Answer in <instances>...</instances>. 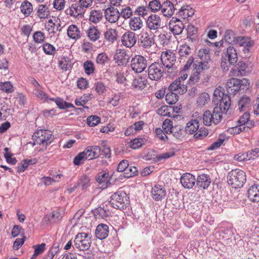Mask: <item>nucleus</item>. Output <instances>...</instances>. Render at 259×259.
Listing matches in <instances>:
<instances>
[{
    "instance_id": "obj_33",
    "label": "nucleus",
    "mask_w": 259,
    "mask_h": 259,
    "mask_svg": "<svg viewBox=\"0 0 259 259\" xmlns=\"http://www.w3.org/2000/svg\"><path fill=\"white\" fill-rule=\"evenodd\" d=\"M171 130L170 134H172L173 136L178 140H182L186 135L185 129L181 125H176Z\"/></svg>"
},
{
    "instance_id": "obj_17",
    "label": "nucleus",
    "mask_w": 259,
    "mask_h": 259,
    "mask_svg": "<svg viewBox=\"0 0 259 259\" xmlns=\"http://www.w3.org/2000/svg\"><path fill=\"white\" fill-rule=\"evenodd\" d=\"M222 58L227 60L230 65H234L238 60L237 51L233 47L230 46L227 48L226 52L222 55Z\"/></svg>"
},
{
    "instance_id": "obj_13",
    "label": "nucleus",
    "mask_w": 259,
    "mask_h": 259,
    "mask_svg": "<svg viewBox=\"0 0 259 259\" xmlns=\"http://www.w3.org/2000/svg\"><path fill=\"white\" fill-rule=\"evenodd\" d=\"M104 16L106 20L110 23L116 22L120 17L118 9L111 6L105 10Z\"/></svg>"
},
{
    "instance_id": "obj_5",
    "label": "nucleus",
    "mask_w": 259,
    "mask_h": 259,
    "mask_svg": "<svg viewBox=\"0 0 259 259\" xmlns=\"http://www.w3.org/2000/svg\"><path fill=\"white\" fill-rule=\"evenodd\" d=\"M129 197L123 191H118L110 196L109 203L116 209H122L128 204Z\"/></svg>"
},
{
    "instance_id": "obj_39",
    "label": "nucleus",
    "mask_w": 259,
    "mask_h": 259,
    "mask_svg": "<svg viewBox=\"0 0 259 259\" xmlns=\"http://www.w3.org/2000/svg\"><path fill=\"white\" fill-rule=\"evenodd\" d=\"M59 65L62 69L67 71L72 67L71 59L68 57H63L59 61Z\"/></svg>"
},
{
    "instance_id": "obj_1",
    "label": "nucleus",
    "mask_w": 259,
    "mask_h": 259,
    "mask_svg": "<svg viewBox=\"0 0 259 259\" xmlns=\"http://www.w3.org/2000/svg\"><path fill=\"white\" fill-rule=\"evenodd\" d=\"M246 180L245 173L239 169H233L227 175L228 184L235 189L241 188Z\"/></svg>"
},
{
    "instance_id": "obj_48",
    "label": "nucleus",
    "mask_w": 259,
    "mask_h": 259,
    "mask_svg": "<svg viewBox=\"0 0 259 259\" xmlns=\"http://www.w3.org/2000/svg\"><path fill=\"white\" fill-rule=\"evenodd\" d=\"M37 12L38 16L40 18H46L49 14L48 8L46 5H39Z\"/></svg>"
},
{
    "instance_id": "obj_42",
    "label": "nucleus",
    "mask_w": 259,
    "mask_h": 259,
    "mask_svg": "<svg viewBox=\"0 0 259 259\" xmlns=\"http://www.w3.org/2000/svg\"><path fill=\"white\" fill-rule=\"evenodd\" d=\"M247 65L243 61H239L235 66V69H233V71H235L236 75L238 76L244 75L246 73V69Z\"/></svg>"
},
{
    "instance_id": "obj_44",
    "label": "nucleus",
    "mask_w": 259,
    "mask_h": 259,
    "mask_svg": "<svg viewBox=\"0 0 259 259\" xmlns=\"http://www.w3.org/2000/svg\"><path fill=\"white\" fill-rule=\"evenodd\" d=\"M21 12L26 16H29L33 10L32 4L27 1H24L21 6Z\"/></svg>"
},
{
    "instance_id": "obj_52",
    "label": "nucleus",
    "mask_w": 259,
    "mask_h": 259,
    "mask_svg": "<svg viewBox=\"0 0 259 259\" xmlns=\"http://www.w3.org/2000/svg\"><path fill=\"white\" fill-rule=\"evenodd\" d=\"M200 71L198 70L197 69H195L194 67L193 72L189 78V82L193 84L197 82L200 78Z\"/></svg>"
},
{
    "instance_id": "obj_16",
    "label": "nucleus",
    "mask_w": 259,
    "mask_h": 259,
    "mask_svg": "<svg viewBox=\"0 0 259 259\" xmlns=\"http://www.w3.org/2000/svg\"><path fill=\"white\" fill-rule=\"evenodd\" d=\"M177 5L174 6V4L170 1L166 0L162 1V5L161 8V13L165 17H170L174 14L176 10H177Z\"/></svg>"
},
{
    "instance_id": "obj_43",
    "label": "nucleus",
    "mask_w": 259,
    "mask_h": 259,
    "mask_svg": "<svg viewBox=\"0 0 259 259\" xmlns=\"http://www.w3.org/2000/svg\"><path fill=\"white\" fill-rule=\"evenodd\" d=\"M187 30V38L191 40V42H193L196 40L197 28L192 24H189Z\"/></svg>"
},
{
    "instance_id": "obj_37",
    "label": "nucleus",
    "mask_w": 259,
    "mask_h": 259,
    "mask_svg": "<svg viewBox=\"0 0 259 259\" xmlns=\"http://www.w3.org/2000/svg\"><path fill=\"white\" fill-rule=\"evenodd\" d=\"M50 101H54L57 105L58 107L61 109H68L73 107V104L64 101L62 98L57 97L56 98H50Z\"/></svg>"
},
{
    "instance_id": "obj_19",
    "label": "nucleus",
    "mask_w": 259,
    "mask_h": 259,
    "mask_svg": "<svg viewBox=\"0 0 259 259\" xmlns=\"http://www.w3.org/2000/svg\"><path fill=\"white\" fill-rule=\"evenodd\" d=\"M87 10L80 6V4H72L68 10L67 14L71 16L82 18Z\"/></svg>"
},
{
    "instance_id": "obj_24",
    "label": "nucleus",
    "mask_w": 259,
    "mask_h": 259,
    "mask_svg": "<svg viewBox=\"0 0 259 259\" xmlns=\"http://www.w3.org/2000/svg\"><path fill=\"white\" fill-rule=\"evenodd\" d=\"M96 236L97 238L102 240L105 239L109 234V227L104 224L98 225L96 230Z\"/></svg>"
},
{
    "instance_id": "obj_63",
    "label": "nucleus",
    "mask_w": 259,
    "mask_h": 259,
    "mask_svg": "<svg viewBox=\"0 0 259 259\" xmlns=\"http://www.w3.org/2000/svg\"><path fill=\"white\" fill-rule=\"evenodd\" d=\"M208 131L205 128L201 127L195 133L194 137L197 140H202L208 135Z\"/></svg>"
},
{
    "instance_id": "obj_38",
    "label": "nucleus",
    "mask_w": 259,
    "mask_h": 259,
    "mask_svg": "<svg viewBox=\"0 0 259 259\" xmlns=\"http://www.w3.org/2000/svg\"><path fill=\"white\" fill-rule=\"evenodd\" d=\"M103 18V13L101 11L92 10L90 14L89 20L92 22L97 24Z\"/></svg>"
},
{
    "instance_id": "obj_15",
    "label": "nucleus",
    "mask_w": 259,
    "mask_h": 259,
    "mask_svg": "<svg viewBox=\"0 0 259 259\" xmlns=\"http://www.w3.org/2000/svg\"><path fill=\"white\" fill-rule=\"evenodd\" d=\"M169 28L174 35H179L182 33L184 28L183 23L179 19L173 17L169 21Z\"/></svg>"
},
{
    "instance_id": "obj_14",
    "label": "nucleus",
    "mask_w": 259,
    "mask_h": 259,
    "mask_svg": "<svg viewBox=\"0 0 259 259\" xmlns=\"http://www.w3.org/2000/svg\"><path fill=\"white\" fill-rule=\"evenodd\" d=\"M130 55L127 52L121 49L116 50L114 55V60L118 65H126L130 60Z\"/></svg>"
},
{
    "instance_id": "obj_57",
    "label": "nucleus",
    "mask_w": 259,
    "mask_h": 259,
    "mask_svg": "<svg viewBox=\"0 0 259 259\" xmlns=\"http://www.w3.org/2000/svg\"><path fill=\"white\" fill-rule=\"evenodd\" d=\"M5 154L4 156L7 161L9 163L12 164L13 165H15L17 162V160L15 158L12 157L13 154L9 152V149L7 147L5 148Z\"/></svg>"
},
{
    "instance_id": "obj_46",
    "label": "nucleus",
    "mask_w": 259,
    "mask_h": 259,
    "mask_svg": "<svg viewBox=\"0 0 259 259\" xmlns=\"http://www.w3.org/2000/svg\"><path fill=\"white\" fill-rule=\"evenodd\" d=\"M109 58L108 57L107 55L105 53H101L99 54L97 57L96 62V63L100 65L101 66H103V65H105L106 63H108Z\"/></svg>"
},
{
    "instance_id": "obj_45",
    "label": "nucleus",
    "mask_w": 259,
    "mask_h": 259,
    "mask_svg": "<svg viewBox=\"0 0 259 259\" xmlns=\"http://www.w3.org/2000/svg\"><path fill=\"white\" fill-rule=\"evenodd\" d=\"M0 90L7 94L12 93L14 91V88L10 81L1 82Z\"/></svg>"
},
{
    "instance_id": "obj_64",
    "label": "nucleus",
    "mask_w": 259,
    "mask_h": 259,
    "mask_svg": "<svg viewBox=\"0 0 259 259\" xmlns=\"http://www.w3.org/2000/svg\"><path fill=\"white\" fill-rule=\"evenodd\" d=\"M174 110V108H172L171 107L163 106L161 107V108L157 110V113L162 116H167L168 117H170L171 114L169 110Z\"/></svg>"
},
{
    "instance_id": "obj_23",
    "label": "nucleus",
    "mask_w": 259,
    "mask_h": 259,
    "mask_svg": "<svg viewBox=\"0 0 259 259\" xmlns=\"http://www.w3.org/2000/svg\"><path fill=\"white\" fill-rule=\"evenodd\" d=\"M151 196L155 201H159L163 198L165 195V190L160 185H155L152 187Z\"/></svg>"
},
{
    "instance_id": "obj_49",
    "label": "nucleus",
    "mask_w": 259,
    "mask_h": 259,
    "mask_svg": "<svg viewBox=\"0 0 259 259\" xmlns=\"http://www.w3.org/2000/svg\"><path fill=\"white\" fill-rule=\"evenodd\" d=\"M132 86L136 89L141 90L146 87V82L142 78H136L133 81Z\"/></svg>"
},
{
    "instance_id": "obj_62",
    "label": "nucleus",
    "mask_w": 259,
    "mask_h": 259,
    "mask_svg": "<svg viewBox=\"0 0 259 259\" xmlns=\"http://www.w3.org/2000/svg\"><path fill=\"white\" fill-rule=\"evenodd\" d=\"M172 121L170 119H165L163 122L162 128L166 134H170L173 127Z\"/></svg>"
},
{
    "instance_id": "obj_27",
    "label": "nucleus",
    "mask_w": 259,
    "mask_h": 259,
    "mask_svg": "<svg viewBox=\"0 0 259 259\" xmlns=\"http://www.w3.org/2000/svg\"><path fill=\"white\" fill-rule=\"evenodd\" d=\"M194 14V10L189 5L182 7L178 12V16L184 19L192 17Z\"/></svg>"
},
{
    "instance_id": "obj_30",
    "label": "nucleus",
    "mask_w": 259,
    "mask_h": 259,
    "mask_svg": "<svg viewBox=\"0 0 259 259\" xmlns=\"http://www.w3.org/2000/svg\"><path fill=\"white\" fill-rule=\"evenodd\" d=\"M104 38L109 43H113L117 39V31L116 29L109 28L104 32Z\"/></svg>"
},
{
    "instance_id": "obj_28",
    "label": "nucleus",
    "mask_w": 259,
    "mask_h": 259,
    "mask_svg": "<svg viewBox=\"0 0 259 259\" xmlns=\"http://www.w3.org/2000/svg\"><path fill=\"white\" fill-rule=\"evenodd\" d=\"M191 49L187 45H184L180 46L179 49V59L181 62L183 60L185 61V59L187 58L192 56L191 55Z\"/></svg>"
},
{
    "instance_id": "obj_25",
    "label": "nucleus",
    "mask_w": 259,
    "mask_h": 259,
    "mask_svg": "<svg viewBox=\"0 0 259 259\" xmlns=\"http://www.w3.org/2000/svg\"><path fill=\"white\" fill-rule=\"evenodd\" d=\"M248 197L254 202H259V185H253L248 190Z\"/></svg>"
},
{
    "instance_id": "obj_53",
    "label": "nucleus",
    "mask_w": 259,
    "mask_h": 259,
    "mask_svg": "<svg viewBox=\"0 0 259 259\" xmlns=\"http://www.w3.org/2000/svg\"><path fill=\"white\" fill-rule=\"evenodd\" d=\"M120 16L124 19L130 18L133 15V10L129 6H126L121 10Z\"/></svg>"
},
{
    "instance_id": "obj_29",
    "label": "nucleus",
    "mask_w": 259,
    "mask_h": 259,
    "mask_svg": "<svg viewBox=\"0 0 259 259\" xmlns=\"http://www.w3.org/2000/svg\"><path fill=\"white\" fill-rule=\"evenodd\" d=\"M235 42L241 47H252L254 42L250 38L245 36H238L235 38Z\"/></svg>"
},
{
    "instance_id": "obj_4",
    "label": "nucleus",
    "mask_w": 259,
    "mask_h": 259,
    "mask_svg": "<svg viewBox=\"0 0 259 259\" xmlns=\"http://www.w3.org/2000/svg\"><path fill=\"white\" fill-rule=\"evenodd\" d=\"M226 113L222 110L221 107H214L212 112L208 110L204 112L202 117L203 122L205 125H210L211 123L217 124L221 121L223 113Z\"/></svg>"
},
{
    "instance_id": "obj_56",
    "label": "nucleus",
    "mask_w": 259,
    "mask_h": 259,
    "mask_svg": "<svg viewBox=\"0 0 259 259\" xmlns=\"http://www.w3.org/2000/svg\"><path fill=\"white\" fill-rule=\"evenodd\" d=\"M42 48L44 52L47 55H54L56 53L55 48L49 43L44 44Z\"/></svg>"
},
{
    "instance_id": "obj_41",
    "label": "nucleus",
    "mask_w": 259,
    "mask_h": 259,
    "mask_svg": "<svg viewBox=\"0 0 259 259\" xmlns=\"http://www.w3.org/2000/svg\"><path fill=\"white\" fill-rule=\"evenodd\" d=\"M250 99L246 96H243L238 102L239 109L240 111L246 110L250 105Z\"/></svg>"
},
{
    "instance_id": "obj_60",
    "label": "nucleus",
    "mask_w": 259,
    "mask_h": 259,
    "mask_svg": "<svg viewBox=\"0 0 259 259\" xmlns=\"http://www.w3.org/2000/svg\"><path fill=\"white\" fill-rule=\"evenodd\" d=\"M33 93L39 99L41 100H44L45 101L49 102V99L47 95L44 93L41 90H40V88L35 89L33 90Z\"/></svg>"
},
{
    "instance_id": "obj_59",
    "label": "nucleus",
    "mask_w": 259,
    "mask_h": 259,
    "mask_svg": "<svg viewBox=\"0 0 259 259\" xmlns=\"http://www.w3.org/2000/svg\"><path fill=\"white\" fill-rule=\"evenodd\" d=\"M144 144V141L142 138H135L130 142V147L134 149H137Z\"/></svg>"
},
{
    "instance_id": "obj_35",
    "label": "nucleus",
    "mask_w": 259,
    "mask_h": 259,
    "mask_svg": "<svg viewBox=\"0 0 259 259\" xmlns=\"http://www.w3.org/2000/svg\"><path fill=\"white\" fill-rule=\"evenodd\" d=\"M199 122L197 119H192L189 121L185 127L186 134H193L195 133L199 128Z\"/></svg>"
},
{
    "instance_id": "obj_54",
    "label": "nucleus",
    "mask_w": 259,
    "mask_h": 259,
    "mask_svg": "<svg viewBox=\"0 0 259 259\" xmlns=\"http://www.w3.org/2000/svg\"><path fill=\"white\" fill-rule=\"evenodd\" d=\"M138 169L134 166L129 165L125 170V174H124V177L125 178H131L135 176L138 174Z\"/></svg>"
},
{
    "instance_id": "obj_10",
    "label": "nucleus",
    "mask_w": 259,
    "mask_h": 259,
    "mask_svg": "<svg viewBox=\"0 0 259 259\" xmlns=\"http://www.w3.org/2000/svg\"><path fill=\"white\" fill-rule=\"evenodd\" d=\"M148 28L150 30H157L162 28V21L160 17L154 14L150 15L146 21Z\"/></svg>"
},
{
    "instance_id": "obj_61",
    "label": "nucleus",
    "mask_w": 259,
    "mask_h": 259,
    "mask_svg": "<svg viewBox=\"0 0 259 259\" xmlns=\"http://www.w3.org/2000/svg\"><path fill=\"white\" fill-rule=\"evenodd\" d=\"M83 67L85 73L90 75L94 72V65L92 61L88 60L83 63Z\"/></svg>"
},
{
    "instance_id": "obj_50",
    "label": "nucleus",
    "mask_w": 259,
    "mask_h": 259,
    "mask_svg": "<svg viewBox=\"0 0 259 259\" xmlns=\"http://www.w3.org/2000/svg\"><path fill=\"white\" fill-rule=\"evenodd\" d=\"M94 214L96 216L99 215V217L104 219L109 216L110 212L108 210L105 209L104 207H99L95 209Z\"/></svg>"
},
{
    "instance_id": "obj_18",
    "label": "nucleus",
    "mask_w": 259,
    "mask_h": 259,
    "mask_svg": "<svg viewBox=\"0 0 259 259\" xmlns=\"http://www.w3.org/2000/svg\"><path fill=\"white\" fill-rule=\"evenodd\" d=\"M153 37L147 32H143L140 34L139 38V45L145 49L150 48L154 44Z\"/></svg>"
},
{
    "instance_id": "obj_40",
    "label": "nucleus",
    "mask_w": 259,
    "mask_h": 259,
    "mask_svg": "<svg viewBox=\"0 0 259 259\" xmlns=\"http://www.w3.org/2000/svg\"><path fill=\"white\" fill-rule=\"evenodd\" d=\"M162 5V1L159 0H152L149 2L148 6L149 11L151 12L156 13L160 11Z\"/></svg>"
},
{
    "instance_id": "obj_20",
    "label": "nucleus",
    "mask_w": 259,
    "mask_h": 259,
    "mask_svg": "<svg viewBox=\"0 0 259 259\" xmlns=\"http://www.w3.org/2000/svg\"><path fill=\"white\" fill-rule=\"evenodd\" d=\"M181 183L185 188H192L196 183L195 177L191 174L185 173L181 178Z\"/></svg>"
},
{
    "instance_id": "obj_22",
    "label": "nucleus",
    "mask_w": 259,
    "mask_h": 259,
    "mask_svg": "<svg viewBox=\"0 0 259 259\" xmlns=\"http://www.w3.org/2000/svg\"><path fill=\"white\" fill-rule=\"evenodd\" d=\"M211 182L210 178L206 174H202L198 176L196 181L198 187L202 190L207 189L210 186Z\"/></svg>"
},
{
    "instance_id": "obj_51",
    "label": "nucleus",
    "mask_w": 259,
    "mask_h": 259,
    "mask_svg": "<svg viewBox=\"0 0 259 259\" xmlns=\"http://www.w3.org/2000/svg\"><path fill=\"white\" fill-rule=\"evenodd\" d=\"M178 96L176 93L169 91L165 96V100L169 104H174L178 101Z\"/></svg>"
},
{
    "instance_id": "obj_34",
    "label": "nucleus",
    "mask_w": 259,
    "mask_h": 259,
    "mask_svg": "<svg viewBox=\"0 0 259 259\" xmlns=\"http://www.w3.org/2000/svg\"><path fill=\"white\" fill-rule=\"evenodd\" d=\"M85 150L91 160L98 158L101 155V150L99 146H88Z\"/></svg>"
},
{
    "instance_id": "obj_26",
    "label": "nucleus",
    "mask_w": 259,
    "mask_h": 259,
    "mask_svg": "<svg viewBox=\"0 0 259 259\" xmlns=\"http://www.w3.org/2000/svg\"><path fill=\"white\" fill-rule=\"evenodd\" d=\"M143 26V22L140 17L131 18L129 22V26L132 31H138L142 28Z\"/></svg>"
},
{
    "instance_id": "obj_6",
    "label": "nucleus",
    "mask_w": 259,
    "mask_h": 259,
    "mask_svg": "<svg viewBox=\"0 0 259 259\" xmlns=\"http://www.w3.org/2000/svg\"><path fill=\"white\" fill-rule=\"evenodd\" d=\"M74 243V246L79 250H88L92 243L91 236L87 233H78L75 237Z\"/></svg>"
},
{
    "instance_id": "obj_21",
    "label": "nucleus",
    "mask_w": 259,
    "mask_h": 259,
    "mask_svg": "<svg viewBox=\"0 0 259 259\" xmlns=\"http://www.w3.org/2000/svg\"><path fill=\"white\" fill-rule=\"evenodd\" d=\"M169 91L174 92L178 91L180 94H184L187 90V85L181 82L180 79H177L173 81L169 86L168 89Z\"/></svg>"
},
{
    "instance_id": "obj_7",
    "label": "nucleus",
    "mask_w": 259,
    "mask_h": 259,
    "mask_svg": "<svg viewBox=\"0 0 259 259\" xmlns=\"http://www.w3.org/2000/svg\"><path fill=\"white\" fill-rule=\"evenodd\" d=\"M164 69L162 64L158 62H155L152 63L147 70L148 78L155 81L160 80L163 76Z\"/></svg>"
},
{
    "instance_id": "obj_47",
    "label": "nucleus",
    "mask_w": 259,
    "mask_h": 259,
    "mask_svg": "<svg viewBox=\"0 0 259 259\" xmlns=\"http://www.w3.org/2000/svg\"><path fill=\"white\" fill-rule=\"evenodd\" d=\"M210 61V60H203L198 62V64L194 63L193 64V66L195 67V69H197L198 70L204 71L208 69L209 68V66L208 64V62Z\"/></svg>"
},
{
    "instance_id": "obj_31",
    "label": "nucleus",
    "mask_w": 259,
    "mask_h": 259,
    "mask_svg": "<svg viewBox=\"0 0 259 259\" xmlns=\"http://www.w3.org/2000/svg\"><path fill=\"white\" fill-rule=\"evenodd\" d=\"M67 34L70 38L73 39H77L81 36L79 28L75 25H71L68 27Z\"/></svg>"
},
{
    "instance_id": "obj_12",
    "label": "nucleus",
    "mask_w": 259,
    "mask_h": 259,
    "mask_svg": "<svg viewBox=\"0 0 259 259\" xmlns=\"http://www.w3.org/2000/svg\"><path fill=\"white\" fill-rule=\"evenodd\" d=\"M122 44L127 48H132L137 42L136 33L132 31L125 32L121 37Z\"/></svg>"
},
{
    "instance_id": "obj_11",
    "label": "nucleus",
    "mask_w": 259,
    "mask_h": 259,
    "mask_svg": "<svg viewBox=\"0 0 259 259\" xmlns=\"http://www.w3.org/2000/svg\"><path fill=\"white\" fill-rule=\"evenodd\" d=\"M242 81L240 79L234 78L229 79L226 83L227 93L230 95H235L240 90Z\"/></svg>"
},
{
    "instance_id": "obj_36",
    "label": "nucleus",
    "mask_w": 259,
    "mask_h": 259,
    "mask_svg": "<svg viewBox=\"0 0 259 259\" xmlns=\"http://www.w3.org/2000/svg\"><path fill=\"white\" fill-rule=\"evenodd\" d=\"M90 160L88 153L84 150L83 152L79 153L74 158L73 163L75 165H80L86 160Z\"/></svg>"
},
{
    "instance_id": "obj_58",
    "label": "nucleus",
    "mask_w": 259,
    "mask_h": 259,
    "mask_svg": "<svg viewBox=\"0 0 259 259\" xmlns=\"http://www.w3.org/2000/svg\"><path fill=\"white\" fill-rule=\"evenodd\" d=\"M198 56L202 60H210L209 50L208 48L200 49L198 53Z\"/></svg>"
},
{
    "instance_id": "obj_8",
    "label": "nucleus",
    "mask_w": 259,
    "mask_h": 259,
    "mask_svg": "<svg viewBox=\"0 0 259 259\" xmlns=\"http://www.w3.org/2000/svg\"><path fill=\"white\" fill-rule=\"evenodd\" d=\"M147 60L141 55H135L131 60V68L136 73L143 72L147 67Z\"/></svg>"
},
{
    "instance_id": "obj_3",
    "label": "nucleus",
    "mask_w": 259,
    "mask_h": 259,
    "mask_svg": "<svg viewBox=\"0 0 259 259\" xmlns=\"http://www.w3.org/2000/svg\"><path fill=\"white\" fill-rule=\"evenodd\" d=\"M212 102L214 107H221L224 112H227L231 105V98L228 95L216 89L213 93Z\"/></svg>"
},
{
    "instance_id": "obj_9",
    "label": "nucleus",
    "mask_w": 259,
    "mask_h": 259,
    "mask_svg": "<svg viewBox=\"0 0 259 259\" xmlns=\"http://www.w3.org/2000/svg\"><path fill=\"white\" fill-rule=\"evenodd\" d=\"M176 60L175 54L171 51H166L161 54L160 61L163 67L170 68L174 65Z\"/></svg>"
},
{
    "instance_id": "obj_2",
    "label": "nucleus",
    "mask_w": 259,
    "mask_h": 259,
    "mask_svg": "<svg viewBox=\"0 0 259 259\" xmlns=\"http://www.w3.org/2000/svg\"><path fill=\"white\" fill-rule=\"evenodd\" d=\"M54 137L52 133L48 130H39L35 132L32 136L33 145H39L46 149L54 140Z\"/></svg>"
},
{
    "instance_id": "obj_55",
    "label": "nucleus",
    "mask_w": 259,
    "mask_h": 259,
    "mask_svg": "<svg viewBox=\"0 0 259 259\" xmlns=\"http://www.w3.org/2000/svg\"><path fill=\"white\" fill-rule=\"evenodd\" d=\"M209 96L208 94L204 93L199 95L197 100V103L198 106H203L208 103L209 101Z\"/></svg>"
},
{
    "instance_id": "obj_32",
    "label": "nucleus",
    "mask_w": 259,
    "mask_h": 259,
    "mask_svg": "<svg viewBox=\"0 0 259 259\" xmlns=\"http://www.w3.org/2000/svg\"><path fill=\"white\" fill-rule=\"evenodd\" d=\"M87 34L88 38L93 41L97 40L101 35L97 27L94 26H91L88 29Z\"/></svg>"
}]
</instances>
